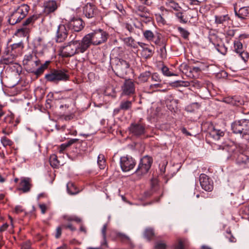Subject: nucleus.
<instances>
[{"instance_id":"nucleus-34","label":"nucleus","mask_w":249,"mask_h":249,"mask_svg":"<svg viewBox=\"0 0 249 249\" xmlns=\"http://www.w3.org/2000/svg\"><path fill=\"white\" fill-rule=\"evenodd\" d=\"M50 165L53 168L57 167L59 165V161L57 159V157L56 155H52L50 158Z\"/></svg>"},{"instance_id":"nucleus-6","label":"nucleus","mask_w":249,"mask_h":249,"mask_svg":"<svg viewBox=\"0 0 249 249\" xmlns=\"http://www.w3.org/2000/svg\"><path fill=\"white\" fill-rule=\"evenodd\" d=\"M130 65L128 62L123 59L116 58L113 66V71L118 77L124 78L127 74Z\"/></svg>"},{"instance_id":"nucleus-59","label":"nucleus","mask_w":249,"mask_h":249,"mask_svg":"<svg viewBox=\"0 0 249 249\" xmlns=\"http://www.w3.org/2000/svg\"><path fill=\"white\" fill-rule=\"evenodd\" d=\"M63 228L69 229L71 231H74L76 230V228L74 227L71 224L63 225H62Z\"/></svg>"},{"instance_id":"nucleus-49","label":"nucleus","mask_w":249,"mask_h":249,"mask_svg":"<svg viewBox=\"0 0 249 249\" xmlns=\"http://www.w3.org/2000/svg\"><path fill=\"white\" fill-rule=\"evenodd\" d=\"M190 5L199 6L202 2V0H187Z\"/></svg>"},{"instance_id":"nucleus-23","label":"nucleus","mask_w":249,"mask_h":249,"mask_svg":"<svg viewBox=\"0 0 249 249\" xmlns=\"http://www.w3.org/2000/svg\"><path fill=\"white\" fill-rule=\"evenodd\" d=\"M136 14L140 17L147 18L150 17V13L147 8L143 6H138L135 11Z\"/></svg>"},{"instance_id":"nucleus-18","label":"nucleus","mask_w":249,"mask_h":249,"mask_svg":"<svg viewBox=\"0 0 249 249\" xmlns=\"http://www.w3.org/2000/svg\"><path fill=\"white\" fill-rule=\"evenodd\" d=\"M59 4L56 0H49L46 1L43 3V12L48 15L54 12L58 8Z\"/></svg>"},{"instance_id":"nucleus-50","label":"nucleus","mask_w":249,"mask_h":249,"mask_svg":"<svg viewBox=\"0 0 249 249\" xmlns=\"http://www.w3.org/2000/svg\"><path fill=\"white\" fill-rule=\"evenodd\" d=\"M68 145L66 143L62 144L61 145L59 146L58 148V151L59 153L62 154L64 153V151L68 147Z\"/></svg>"},{"instance_id":"nucleus-25","label":"nucleus","mask_w":249,"mask_h":249,"mask_svg":"<svg viewBox=\"0 0 249 249\" xmlns=\"http://www.w3.org/2000/svg\"><path fill=\"white\" fill-rule=\"evenodd\" d=\"M215 18V23L216 24H225L228 23L231 20L230 16L228 15H216Z\"/></svg>"},{"instance_id":"nucleus-61","label":"nucleus","mask_w":249,"mask_h":249,"mask_svg":"<svg viewBox=\"0 0 249 249\" xmlns=\"http://www.w3.org/2000/svg\"><path fill=\"white\" fill-rule=\"evenodd\" d=\"M141 2L147 6H151L153 4V2L151 0H139Z\"/></svg>"},{"instance_id":"nucleus-7","label":"nucleus","mask_w":249,"mask_h":249,"mask_svg":"<svg viewBox=\"0 0 249 249\" xmlns=\"http://www.w3.org/2000/svg\"><path fill=\"white\" fill-rule=\"evenodd\" d=\"M231 129L235 134L249 135V120L241 119L234 121L231 124Z\"/></svg>"},{"instance_id":"nucleus-15","label":"nucleus","mask_w":249,"mask_h":249,"mask_svg":"<svg viewBox=\"0 0 249 249\" xmlns=\"http://www.w3.org/2000/svg\"><path fill=\"white\" fill-rule=\"evenodd\" d=\"M85 22L79 18H73L67 23L68 28L75 32L81 31L85 27Z\"/></svg>"},{"instance_id":"nucleus-31","label":"nucleus","mask_w":249,"mask_h":249,"mask_svg":"<svg viewBox=\"0 0 249 249\" xmlns=\"http://www.w3.org/2000/svg\"><path fill=\"white\" fill-rule=\"evenodd\" d=\"M151 75V73L149 71H145L140 74L138 80L142 83L146 82L150 77Z\"/></svg>"},{"instance_id":"nucleus-64","label":"nucleus","mask_w":249,"mask_h":249,"mask_svg":"<svg viewBox=\"0 0 249 249\" xmlns=\"http://www.w3.org/2000/svg\"><path fill=\"white\" fill-rule=\"evenodd\" d=\"M42 40L43 39L41 37H38L35 39V42L36 45L40 46L42 45Z\"/></svg>"},{"instance_id":"nucleus-32","label":"nucleus","mask_w":249,"mask_h":249,"mask_svg":"<svg viewBox=\"0 0 249 249\" xmlns=\"http://www.w3.org/2000/svg\"><path fill=\"white\" fill-rule=\"evenodd\" d=\"M30 31V29L23 26L17 30L16 35L18 36H26L29 35Z\"/></svg>"},{"instance_id":"nucleus-16","label":"nucleus","mask_w":249,"mask_h":249,"mask_svg":"<svg viewBox=\"0 0 249 249\" xmlns=\"http://www.w3.org/2000/svg\"><path fill=\"white\" fill-rule=\"evenodd\" d=\"M24 47L23 42L20 41L9 45H8L6 49V52L10 53L14 56L17 57L21 54Z\"/></svg>"},{"instance_id":"nucleus-24","label":"nucleus","mask_w":249,"mask_h":249,"mask_svg":"<svg viewBox=\"0 0 249 249\" xmlns=\"http://www.w3.org/2000/svg\"><path fill=\"white\" fill-rule=\"evenodd\" d=\"M16 56H14L12 55L10 53L6 52V50L4 52V54L2 57V59L1 60L0 62L2 64L9 65L14 63Z\"/></svg>"},{"instance_id":"nucleus-57","label":"nucleus","mask_w":249,"mask_h":249,"mask_svg":"<svg viewBox=\"0 0 249 249\" xmlns=\"http://www.w3.org/2000/svg\"><path fill=\"white\" fill-rule=\"evenodd\" d=\"M107 230V225L105 224L102 229V233L104 239H106V231Z\"/></svg>"},{"instance_id":"nucleus-40","label":"nucleus","mask_w":249,"mask_h":249,"mask_svg":"<svg viewBox=\"0 0 249 249\" xmlns=\"http://www.w3.org/2000/svg\"><path fill=\"white\" fill-rule=\"evenodd\" d=\"M232 102H233V103H232L231 105L234 106H239L242 105L243 100L240 97L234 96L232 97Z\"/></svg>"},{"instance_id":"nucleus-47","label":"nucleus","mask_w":249,"mask_h":249,"mask_svg":"<svg viewBox=\"0 0 249 249\" xmlns=\"http://www.w3.org/2000/svg\"><path fill=\"white\" fill-rule=\"evenodd\" d=\"M236 32V30L233 29H229L226 33V37L230 38L234 36Z\"/></svg>"},{"instance_id":"nucleus-17","label":"nucleus","mask_w":249,"mask_h":249,"mask_svg":"<svg viewBox=\"0 0 249 249\" xmlns=\"http://www.w3.org/2000/svg\"><path fill=\"white\" fill-rule=\"evenodd\" d=\"M199 181L202 189L208 192H211L213 190V182L206 174H201L200 175Z\"/></svg>"},{"instance_id":"nucleus-58","label":"nucleus","mask_w":249,"mask_h":249,"mask_svg":"<svg viewBox=\"0 0 249 249\" xmlns=\"http://www.w3.org/2000/svg\"><path fill=\"white\" fill-rule=\"evenodd\" d=\"M232 97H231V96H229V97H225L224 99V102L226 103H227V104L231 105L232 103H233V102H232Z\"/></svg>"},{"instance_id":"nucleus-13","label":"nucleus","mask_w":249,"mask_h":249,"mask_svg":"<svg viewBox=\"0 0 249 249\" xmlns=\"http://www.w3.org/2000/svg\"><path fill=\"white\" fill-rule=\"evenodd\" d=\"M136 164V160L132 157L126 155L120 158V166L124 172H128L133 169Z\"/></svg>"},{"instance_id":"nucleus-43","label":"nucleus","mask_w":249,"mask_h":249,"mask_svg":"<svg viewBox=\"0 0 249 249\" xmlns=\"http://www.w3.org/2000/svg\"><path fill=\"white\" fill-rule=\"evenodd\" d=\"M176 17L179 20V22L182 23H186L187 22V20L183 13L182 12H177L175 14Z\"/></svg>"},{"instance_id":"nucleus-8","label":"nucleus","mask_w":249,"mask_h":249,"mask_svg":"<svg viewBox=\"0 0 249 249\" xmlns=\"http://www.w3.org/2000/svg\"><path fill=\"white\" fill-rule=\"evenodd\" d=\"M152 163V157L148 156H144L141 159L135 174L139 177H142L146 174L150 169Z\"/></svg>"},{"instance_id":"nucleus-56","label":"nucleus","mask_w":249,"mask_h":249,"mask_svg":"<svg viewBox=\"0 0 249 249\" xmlns=\"http://www.w3.org/2000/svg\"><path fill=\"white\" fill-rule=\"evenodd\" d=\"M175 249H184V244L182 241H178V244L176 246Z\"/></svg>"},{"instance_id":"nucleus-14","label":"nucleus","mask_w":249,"mask_h":249,"mask_svg":"<svg viewBox=\"0 0 249 249\" xmlns=\"http://www.w3.org/2000/svg\"><path fill=\"white\" fill-rule=\"evenodd\" d=\"M122 95L131 96L135 93V85L131 79L125 80L121 87Z\"/></svg>"},{"instance_id":"nucleus-44","label":"nucleus","mask_w":249,"mask_h":249,"mask_svg":"<svg viewBox=\"0 0 249 249\" xmlns=\"http://www.w3.org/2000/svg\"><path fill=\"white\" fill-rule=\"evenodd\" d=\"M151 80L153 82H160L161 83V79L160 78V76L158 73H153L151 74Z\"/></svg>"},{"instance_id":"nucleus-45","label":"nucleus","mask_w":249,"mask_h":249,"mask_svg":"<svg viewBox=\"0 0 249 249\" xmlns=\"http://www.w3.org/2000/svg\"><path fill=\"white\" fill-rule=\"evenodd\" d=\"M174 84H176L177 86L188 87L190 86V83L188 81H177Z\"/></svg>"},{"instance_id":"nucleus-46","label":"nucleus","mask_w":249,"mask_h":249,"mask_svg":"<svg viewBox=\"0 0 249 249\" xmlns=\"http://www.w3.org/2000/svg\"><path fill=\"white\" fill-rule=\"evenodd\" d=\"M166 245L162 242H158L155 244L154 249H166Z\"/></svg>"},{"instance_id":"nucleus-4","label":"nucleus","mask_w":249,"mask_h":249,"mask_svg":"<svg viewBox=\"0 0 249 249\" xmlns=\"http://www.w3.org/2000/svg\"><path fill=\"white\" fill-rule=\"evenodd\" d=\"M30 10V6L26 4H22L18 6L10 14L8 22L12 25H14L20 22L28 15Z\"/></svg>"},{"instance_id":"nucleus-3","label":"nucleus","mask_w":249,"mask_h":249,"mask_svg":"<svg viewBox=\"0 0 249 249\" xmlns=\"http://www.w3.org/2000/svg\"><path fill=\"white\" fill-rule=\"evenodd\" d=\"M108 36L109 35L106 31L99 29L86 35L83 39L88 49L91 44L98 45L106 42Z\"/></svg>"},{"instance_id":"nucleus-11","label":"nucleus","mask_w":249,"mask_h":249,"mask_svg":"<svg viewBox=\"0 0 249 249\" xmlns=\"http://www.w3.org/2000/svg\"><path fill=\"white\" fill-rule=\"evenodd\" d=\"M83 13L88 18L100 17V11L95 5L88 2L83 8Z\"/></svg>"},{"instance_id":"nucleus-62","label":"nucleus","mask_w":249,"mask_h":249,"mask_svg":"<svg viewBox=\"0 0 249 249\" xmlns=\"http://www.w3.org/2000/svg\"><path fill=\"white\" fill-rule=\"evenodd\" d=\"M74 115L73 114H70L64 116V119L66 121H70L74 118Z\"/></svg>"},{"instance_id":"nucleus-60","label":"nucleus","mask_w":249,"mask_h":249,"mask_svg":"<svg viewBox=\"0 0 249 249\" xmlns=\"http://www.w3.org/2000/svg\"><path fill=\"white\" fill-rule=\"evenodd\" d=\"M39 207L41 211V213L44 214L46 213L47 210V206L44 204H39Z\"/></svg>"},{"instance_id":"nucleus-12","label":"nucleus","mask_w":249,"mask_h":249,"mask_svg":"<svg viewBox=\"0 0 249 249\" xmlns=\"http://www.w3.org/2000/svg\"><path fill=\"white\" fill-rule=\"evenodd\" d=\"M143 36L144 39L149 41L153 42L156 45L161 46V35L155 32V33L151 30H142Z\"/></svg>"},{"instance_id":"nucleus-55","label":"nucleus","mask_w":249,"mask_h":249,"mask_svg":"<svg viewBox=\"0 0 249 249\" xmlns=\"http://www.w3.org/2000/svg\"><path fill=\"white\" fill-rule=\"evenodd\" d=\"M24 211L23 209L22 208V207L20 205L16 206L15 208V212L18 214L19 213H21Z\"/></svg>"},{"instance_id":"nucleus-39","label":"nucleus","mask_w":249,"mask_h":249,"mask_svg":"<svg viewBox=\"0 0 249 249\" xmlns=\"http://www.w3.org/2000/svg\"><path fill=\"white\" fill-rule=\"evenodd\" d=\"M144 237L150 240L154 236V232L152 229H146L144 232Z\"/></svg>"},{"instance_id":"nucleus-52","label":"nucleus","mask_w":249,"mask_h":249,"mask_svg":"<svg viewBox=\"0 0 249 249\" xmlns=\"http://www.w3.org/2000/svg\"><path fill=\"white\" fill-rule=\"evenodd\" d=\"M162 87V84L161 83L157 82L156 84H151L149 86L150 89H154L157 88H161Z\"/></svg>"},{"instance_id":"nucleus-29","label":"nucleus","mask_w":249,"mask_h":249,"mask_svg":"<svg viewBox=\"0 0 249 249\" xmlns=\"http://www.w3.org/2000/svg\"><path fill=\"white\" fill-rule=\"evenodd\" d=\"M67 188L68 192L71 195H75L79 192V189L72 182H69L67 183Z\"/></svg>"},{"instance_id":"nucleus-30","label":"nucleus","mask_w":249,"mask_h":249,"mask_svg":"<svg viewBox=\"0 0 249 249\" xmlns=\"http://www.w3.org/2000/svg\"><path fill=\"white\" fill-rule=\"evenodd\" d=\"M236 161L238 164H246L249 162V157L245 154L240 153L237 158Z\"/></svg>"},{"instance_id":"nucleus-38","label":"nucleus","mask_w":249,"mask_h":249,"mask_svg":"<svg viewBox=\"0 0 249 249\" xmlns=\"http://www.w3.org/2000/svg\"><path fill=\"white\" fill-rule=\"evenodd\" d=\"M116 237L122 242H128L130 240L129 237L128 236L121 232H117L116 233Z\"/></svg>"},{"instance_id":"nucleus-2","label":"nucleus","mask_w":249,"mask_h":249,"mask_svg":"<svg viewBox=\"0 0 249 249\" xmlns=\"http://www.w3.org/2000/svg\"><path fill=\"white\" fill-rule=\"evenodd\" d=\"M32 62H34L36 67L39 66L41 63L40 60L37 57L35 54L32 53L31 54H26L23 60V65L26 66L29 69V71L31 73L35 75L37 77H38L43 73L45 70L47 69L49 65L51 63L50 61H46L38 68L35 70L30 67V64Z\"/></svg>"},{"instance_id":"nucleus-37","label":"nucleus","mask_w":249,"mask_h":249,"mask_svg":"<svg viewBox=\"0 0 249 249\" xmlns=\"http://www.w3.org/2000/svg\"><path fill=\"white\" fill-rule=\"evenodd\" d=\"M178 31L180 33L181 36L185 39H188L190 35V33L186 29L178 27Z\"/></svg>"},{"instance_id":"nucleus-27","label":"nucleus","mask_w":249,"mask_h":249,"mask_svg":"<svg viewBox=\"0 0 249 249\" xmlns=\"http://www.w3.org/2000/svg\"><path fill=\"white\" fill-rule=\"evenodd\" d=\"M37 19L36 16L32 15L26 18L23 22L22 26L31 30L33 25Z\"/></svg>"},{"instance_id":"nucleus-9","label":"nucleus","mask_w":249,"mask_h":249,"mask_svg":"<svg viewBox=\"0 0 249 249\" xmlns=\"http://www.w3.org/2000/svg\"><path fill=\"white\" fill-rule=\"evenodd\" d=\"M246 37H247L246 35H240L238 38H236L233 42V51L239 54L245 62H247L249 59V53L244 50L242 43L240 40Z\"/></svg>"},{"instance_id":"nucleus-10","label":"nucleus","mask_w":249,"mask_h":249,"mask_svg":"<svg viewBox=\"0 0 249 249\" xmlns=\"http://www.w3.org/2000/svg\"><path fill=\"white\" fill-rule=\"evenodd\" d=\"M128 130L132 136L140 137L145 133L146 124L141 120H139L137 122L131 123L128 127Z\"/></svg>"},{"instance_id":"nucleus-42","label":"nucleus","mask_w":249,"mask_h":249,"mask_svg":"<svg viewBox=\"0 0 249 249\" xmlns=\"http://www.w3.org/2000/svg\"><path fill=\"white\" fill-rule=\"evenodd\" d=\"M161 71L163 75L166 76H175L177 75L176 74H174L171 72L169 71V69L166 67V66H163L161 68Z\"/></svg>"},{"instance_id":"nucleus-1","label":"nucleus","mask_w":249,"mask_h":249,"mask_svg":"<svg viewBox=\"0 0 249 249\" xmlns=\"http://www.w3.org/2000/svg\"><path fill=\"white\" fill-rule=\"evenodd\" d=\"M87 50L86 45L82 40H72L60 49V55L62 57H70L75 54L83 53Z\"/></svg>"},{"instance_id":"nucleus-54","label":"nucleus","mask_w":249,"mask_h":249,"mask_svg":"<svg viewBox=\"0 0 249 249\" xmlns=\"http://www.w3.org/2000/svg\"><path fill=\"white\" fill-rule=\"evenodd\" d=\"M201 68H198L197 66L190 67V72H195L196 73H199L202 71L200 70Z\"/></svg>"},{"instance_id":"nucleus-33","label":"nucleus","mask_w":249,"mask_h":249,"mask_svg":"<svg viewBox=\"0 0 249 249\" xmlns=\"http://www.w3.org/2000/svg\"><path fill=\"white\" fill-rule=\"evenodd\" d=\"M132 102L130 101L125 100L122 101L120 103V109L125 111L130 109L132 107Z\"/></svg>"},{"instance_id":"nucleus-51","label":"nucleus","mask_w":249,"mask_h":249,"mask_svg":"<svg viewBox=\"0 0 249 249\" xmlns=\"http://www.w3.org/2000/svg\"><path fill=\"white\" fill-rule=\"evenodd\" d=\"M62 228H63L62 226H60V227H58L56 228V233H55V235L56 238H59L61 236V233H62Z\"/></svg>"},{"instance_id":"nucleus-41","label":"nucleus","mask_w":249,"mask_h":249,"mask_svg":"<svg viewBox=\"0 0 249 249\" xmlns=\"http://www.w3.org/2000/svg\"><path fill=\"white\" fill-rule=\"evenodd\" d=\"M1 142L4 147L12 146L13 144V142L6 137H3L1 138Z\"/></svg>"},{"instance_id":"nucleus-63","label":"nucleus","mask_w":249,"mask_h":249,"mask_svg":"<svg viewBox=\"0 0 249 249\" xmlns=\"http://www.w3.org/2000/svg\"><path fill=\"white\" fill-rule=\"evenodd\" d=\"M8 226L9 225L7 223L3 224L1 227H0V232H2L6 230Z\"/></svg>"},{"instance_id":"nucleus-35","label":"nucleus","mask_w":249,"mask_h":249,"mask_svg":"<svg viewBox=\"0 0 249 249\" xmlns=\"http://www.w3.org/2000/svg\"><path fill=\"white\" fill-rule=\"evenodd\" d=\"M98 164L100 169H103L106 167V160L103 154H100L98 157Z\"/></svg>"},{"instance_id":"nucleus-28","label":"nucleus","mask_w":249,"mask_h":249,"mask_svg":"<svg viewBox=\"0 0 249 249\" xmlns=\"http://www.w3.org/2000/svg\"><path fill=\"white\" fill-rule=\"evenodd\" d=\"M123 41L124 44L128 47L136 49L137 48V44L135 39L132 37H127L124 38Z\"/></svg>"},{"instance_id":"nucleus-22","label":"nucleus","mask_w":249,"mask_h":249,"mask_svg":"<svg viewBox=\"0 0 249 249\" xmlns=\"http://www.w3.org/2000/svg\"><path fill=\"white\" fill-rule=\"evenodd\" d=\"M236 16L241 19L249 18V6L240 8L238 11L234 9Z\"/></svg>"},{"instance_id":"nucleus-19","label":"nucleus","mask_w":249,"mask_h":249,"mask_svg":"<svg viewBox=\"0 0 249 249\" xmlns=\"http://www.w3.org/2000/svg\"><path fill=\"white\" fill-rule=\"evenodd\" d=\"M225 134V131L216 128L211 124L209 128V132L207 135V139L212 138L214 141H218L221 138L224 137Z\"/></svg>"},{"instance_id":"nucleus-5","label":"nucleus","mask_w":249,"mask_h":249,"mask_svg":"<svg viewBox=\"0 0 249 249\" xmlns=\"http://www.w3.org/2000/svg\"><path fill=\"white\" fill-rule=\"evenodd\" d=\"M68 71L65 69H52L45 74V80L50 82L57 83L59 81H66L69 80Z\"/></svg>"},{"instance_id":"nucleus-36","label":"nucleus","mask_w":249,"mask_h":249,"mask_svg":"<svg viewBox=\"0 0 249 249\" xmlns=\"http://www.w3.org/2000/svg\"><path fill=\"white\" fill-rule=\"evenodd\" d=\"M166 6L172 8L176 11H179L181 9V7L179 5V4L178 3L175 2V0H172Z\"/></svg>"},{"instance_id":"nucleus-48","label":"nucleus","mask_w":249,"mask_h":249,"mask_svg":"<svg viewBox=\"0 0 249 249\" xmlns=\"http://www.w3.org/2000/svg\"><path fill=\"white\" fill-rule=\"evenodd\" d=\"M195 63L197 64V67L198 68H201L200 70L202 71L205 70V69L207 68L208 66L204 62L200 61H196L194 62Z\"/></svg>"},{"instance_id":"nucleus-21","label":"nucleus","mask_w":249,"mask_h":249,"mask_svg":"<svg viewBox=\"0 0 249 249\" xmlns=\"http://www.w3.org/2000/svg\"><path fill=\"white\" fill-rule=\"evenodd\" d=\"M138 44L142 49L141 54L143 58L148 59L153 56L154 53V50L150 48L148 44L141 42H138Z\"/></svg>"},{"instance_id":"nucleus-26","label":"nucleus","mask_w":249,"mask_h":249,"mask_svg":"<svg viewBox=\"0 0 249 249\" xmlns=\"http://www.w3.org/2000/svg\"><path fill=\"white\" fill-rule=\"evenodd\" d=\"M19 190L22 191L23 193H26L30 190L31 184L30 182L29 178H24L22 179L19 184Z\"/></svg>"},{"instance_id":"nucleus-53","label":"nucleus","mask_w":249,"mask_h":249,"mask_svg":"<svg viewBox=\"0 0 249 249\" xmlns=\"http://www.w3.org/2000/svg\"><path fill=\"white\" fill-rule=\"evenodd\" d=\"M124 25L125 29H126L130 33H131L133 31L134 28L132 26L128 23H124Z\"/></svg>"},{"instance_id":"nucleus-20","label":"nucleus","mask_w":249,"mask_h":249,"mask_svg":"<svg viewBox=\"0 0 249 249\" xmlns=\"http://www.w3.org/2000/svg\"><path fill=\"white\" fill-rule=\"evenodd\" d=\"M68 31L66 26L64 24H60L58 26L56 36V41L61 43L64 42L67 37Z\"/></svg>"}]
</instances>
